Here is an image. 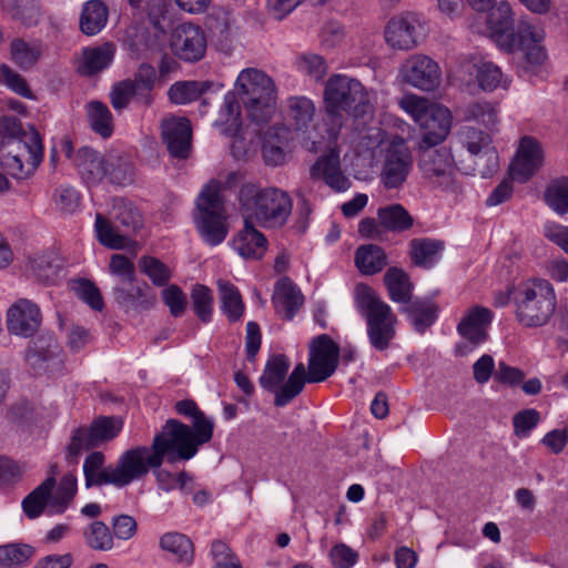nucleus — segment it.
<instances>
[{
	"label": "nucleus",
	"mask_w": 568,
	"mask_h": 568,
	"mask_svg": "<svg viewBox=\"0 0 568 568\" xmlns=\"http://www.w3.org/2000/svg\"><path fill=\"white\" fill-rule=\"evenodd\" d=\"M434 104L435 103L429 102L426 98L418 97L416 94H405L399 100V106L418 124L425 120L428 111L434 106Z\"/></svg>",
	"instance_id": "052dcab7"
},
{
	"label": "nucleus",
	"mask_w": 568,
	"mask_h": 568,
	"mask_svg": "<svg viewBox=\"0 0 568 568\" xmlns=\"http://www.w3.org/2000/svg\"><path fill=\"white\" fill-rule=\"evenodd\" d=\"M460 73L473 75L476 72L478 85L484 91H494L496 84L497 69L491 62L473 63L466 62L460 65Z\"/></svg>",
	"instance_id": "603ef678"
},
{
	"label": "nucleus",
	"mask_w": 568,
	"mask_h": 568,
	"mask_svg": "<svg viewBox=\"0 0 568 568\" xmlns=\"http://www.w3.org/2000/svg\"><path fill=\"white\" fill-rule=\"evenodd\" d=\"M544 201L556 213H568V176L551 180L546 186Z\"/></svg>",
	"instance_id": "49530a36"
},
{
	"label": "nucleus",
	"mask_w": 568,
	"mask_h": 568,
	"mask_svg": "<svg viewBox=\"0 0 568 568\" xmlns=\"http://www.w3.org/2000/svg\"><path fill=\"white\" fill-rule=\"evenodd\" d=\"M193 310L203 322L211 321L213 312V293L207 286H195L191 294Z\"/></svg>",
	"instance_id": "13d9d810"
},
{
	"label": "nucleus",
	"mask_w": 568,
	"mask_h": 568,
	"mask_svg": "<svg viewBox=\"0 0 568 568\" xmlns=\"http://www.w3.org/2000/svg\"><path fill=\"white\" fill-rule=\"evenodd\" d=\"M166 458L174 463L179 457L173 447L156 434L151 446L138 445L125 449L113 465L112 486L123 488L144 479L153 468H160Z\"/></svg>",
	"instance_id": "20e7f679"
},
{
	"label": "nucleus",
	"mask_w": 568,
	"mask_h": 568,
	"mask_svg": "<svg viewBox=\"0 0 568 568\" xmlns=\"http://www.w3.org/2000/svg\"><path fill=\"white\" fill-rule=\"evenodd\" d=\"M328 558L333 568H352L357 564L359 555L348 545L339 542L332 547Z\"/></svg>",
	"instance_id": "0e129e2a"
},
{
	"label": "nucleus",
	"mask_w": 568,
	"mask_h": 568,
	"mask_svg": "<svg viewBox=\"0 0 568 568\" xmlns=\"http://www.w3.org/2000/svg\"><path fill=\"white\" fill-rule=\"evenodd\" d=\"M386 264V253L378 245H361L355 252V265L364 275H374L379 273Z\"/></svg>",
	"instance_id": "4c0bfd02"
},
{
	"label": "nucleus",
	"mask_w": 568,
	"mask_h": 568,
	"mask_svg": "<svg viewBox=\"0 0 568 568\" xmlns=\"http://www.w3.org/2000/svg\"><path fill=\"white\" fill-rule=\"evenodd\" d=\"M162 139L171 156L187 159L192 152V128L185 118H170L162 122Z\"/></svg>",
	"instance_id": "4be33fe9"
},
{
	"label": "nucleus",
	"mask_w": 568,
	"mask_h": 568,
	"mask_svg": "<svg viewBox=\"0 0 568 568\" xmlns=\"http://www.w3.org/2000/svg\"><path fill=\"white\" fill-rule=\"evenodd\" d=\"M83 537L88 547L93 550L108 551L113 547L110 529L100 520L91 523L83 531Z\"/></svg>",
	"instance_id": "09e8293b"
},
{
	"label": "nucleus",
	"mask_w": 568,
	"mask_h": 568,
	"mask_svg": "<svg viewBox=\"0 0 568 568\" xmlns=\"http://www.w3.org/2000/svg\"><path fill=\"white\" fill-rule=\"evenodd\" d=\"M114 57V47L105 43L100 47L85 48L77 60V72L81 75H93L105 69Z\"/></svg>",
	"instance_id": "2f4dec72"
},
{
	"label": "nucleus",
	"mask_w": 568,
	"mask_h": 568,
	"mask_svg": "<svg viewBox=\"0 0 568 568\" xmlns=\"http://www.w3.org/2000/svg\"><path fill=\"white\" fill-rule=\"evenodd\" d=\"M402 312L408 315V318L415 331L423 334L436 321L438 306L429 300L415 298L409 306L402 308Z\"/></svg>",
	"instance_id": "e433bc0d"
},
{
	"label": "nucleus",
	"mask_w": 568,
	"mask_h": 568,
	"mask_svg": "<svg viewBox=\"0 0 568 568\" xmlns=\"http://www.w3.org/2000/svg\"><path fill=\"white\" fill-rule=\"evenodd\" d=\"M418 19L412 13L393 17L385 29L386 43L395 50H412L417 45Z\"/></svg>",
	"instance_id": "b1692460"
},
{
	"label": "nucleus",
	"mask_w": 568,
	"mask_h": 568,
	"mask_svg": "<svg viewBox=\"0 0 568 568\" xmlns=\"http://www.w3.org/2000/svg\"><path fill=\"white\" fill-rule=\"evenodd\" d=\"M290 366V361L285 355H274L266 362L260 377V385L264 389L275 393L274 404L278 407L287 405L303 390L305 385V365L303 363H298L294 367L284 383Z\"/></svg>",
	"instance_id": "9d476101"
},
{
	"label": "nucleus",
	"mask_w": 568,
	"mask_h": 568,
	"mask_svg": "<svg viewBox=\"0 0 568 568\" xmlns=\"http://www.w3.org/2000/svg\"><path fill=\"white\" fill-rule=\"evenodd\" d=\"M377 219L385 231L402 233L413 227L414 219L409 212L400 204H390L379 207Z\"/></svg>",
	"instance_id": "ea45409f"
},
{
	"label": "nucleus",
	"mask_w": 568,
	"mask_h": 568,
	"mask_svg": "<svg viewBox=\"0 0 568 568\" xmlns=\"http://www.w3.org/2000/svg\"><path fill=\"white\" fill-rule=\"evenodd\" d=\"M105 456L101 452L90 453L83 463L85 486L112 485L113 465L104 467Z\"/></svg>",
	"instance_id": "c9c22d12"
},
{
	"label": "nucleus",
	"mask_w": 568,
	"mask_h": 568,
	"mask_svg": "<svg viewBox=\"0 0 568 568\" xmlns=\"http://www.w3.org/2000/svg\"><path fill=\"white\" fill-rule=\"evenodd\" d=\"M42 160V141L33 129L23 132L20 140H8L1 144L0 166L17 181L33 176Z\"/></svg>",
	"instance_id": "6e6552de"
},
{
	"label": "nucleus",
	"mask_w": 568,
	"mask_h": 568,
	"mask_svg": "<svg viewBox=\"0 0 568 568\" xmlns=\"http://www.w3.org/2000/svg\"><path fill=\"white\" fill-rule=\"evenodd\" d=\"M120 417H99L89 427L78 428L68 446V456L75 459L83 450L98 447L115 438L122 430Z\"/></svg>",
	"instance_id": "dca6fc26"
},
{
	"label": "nucleus",
	"mask_w": 568,
	"mask_h": 568,
	"mask_svg": "<svg viewBox=\"0 0 568 568\" xmlns=\"http://www.w3.org/2000/svg\"><path fill=\"white\" fill-rule=\"evenodd\" d=\"M113 216L124 231H136L142 225V220L136 207L124 200H116L113 206Z\"/></svg>",
	"instance_id": "5fc2aeb1"
},
{
	"label": "nucleus",
	"mask_w": 568,
	"mask_h": 568,
	"mask_svg": "<svg viewBox=\"0 0 568 568\" xmlns=\"http://www.w3.org/2000/svg\"><path fill=\"white\" fill-rule=\"evenodd\" d=\"M24 362L36 373L50 372L62 363V349L52 335H41L32 341L24 354Z\"/></svg>",
	"instance_id": "412c9836"
},
{
	"label": "nucleus",
	"mask_w": 568,
	"mask_h": 568,
	"mask_svg": "<svg viewBox=\"0 0 568 568\" xmlns=\"http://www.w3.org/2000/svg\"><path fill=\"white\" fill-rule=\"evenodd\" d=\"M240 102L239 94L234 90L230 91L225 94L220 111L221 125L224 126V133L230 136H237L242 129L243 120Z\"/></svg>",
	"instance_id": "a19ab883"
},
{
	"label": "nucleus",
	"mask_w": 568,
	"mask_h": 568,
	"mask_svg": "<svg viewBox=\"0 0 568 568\" xmlns=\"http://www.w3.org/2000/svg\"><path fill=\"white\" fill-rule=\"evenodd\" d=\"M43 45L41 42H27L23 39H13L10 43V57L21 70L32 69L41 59Z\"/></svg>",
	"instance_id": "58836bf2"
},
{
	"label": "nucleus",
	"mask_w": 568,
	"mask_h": 568,
	"mask_svg": "<svg viewBox=\"0 0 568 568\" xmlns=\"http://www.w3.org/2000/svg\"><path fill=\"white\" fill-rule=\"evenodd\" d=\"M115 297L126 307H144L154 301L149 286H121L116 288Z\"/></svg>",
	"instance_id": "864d4df0"
},
{
	"label": "nucleus",
	"mask_w": 568,
	"mask_h": 568,
	"mask_svg": "<svg viewBox=\"0 0 568 568\" xmlns=\"http://www.w3.org/2000/svg\"><path fill=\"white\" fill-rule=\"evenodd\" d=\"M212 85L209 81H181L171 85L170 100L176 104H186L201 97Z\"/></svg>",
	"instance_id": "de8ad7c7"
},
{
	"label": "nucleus",
	"mask_w": 568,
	"mask_h": 568,
	"mask_svg": "<svg viewBox=\"0 0 568 568\" xmlns=\"http://www.w3.org/2000/svg\"><path fill=\"white\" fill-rule=\"evenodd\" d=\"M545 153L541 143L530 135L520 139L509 174L520 183L529 181L544 165Z\"/></svg>",
	"instance_id": "a211bd4d"
},
{
	"label": "nucleus",
	"mask_w": 568,
	"mask_h": 568,
	"mask_svg": "<svg viewBox=\"0 0 568 568\" xmlns=\"http://www.w3.org/2000/svg\"><path fill=\"white\" fill-rule=\"evenodd\" d=\"M325 114L335 121V129L344 124V113L363 118L373 113V104L368 91L354 78L334 74L324 88Z\"/></svg>",
	"instance_id": "39448f33"
},
{
	"label": "nucleus",
	"mask_w": 568,
	"mask_h": 568,
	"mask_svg": "<svg viewBox=\"0 0 568 568\" xmlns=\"http://www.w3.org/2000/svg\"><path fill=\"white\" fill-rule=\"evenodd\" d=\"M139 267L142 273L149 276L153 284H164L172 277L171 268L152 256H142L139 261Z\"/></svg>",
	"instance_id": "4d7b16f0"
},
{
	"label": "nucleus",
	"mask_w": 568,
	"mask_h": 568,
	"mask_svg": "<svg viewBox=\"0 0 568 568\" xmlns=\"http://www.w3.org/2000/svg\"><path fill=\"white\" fill-rule=\"evenodd\" d=\"M87 115L91 129L102 138H109L113 132V118L106 104L91 101L87 104Z\"/></svg>",
	"instance_id": "a18cd8bd"
},
{
	"label": "nucleus",
	"mask_w": 568,
	"mask_h": 568,
	"mask_svg": "<svg viewBox=\"0 0 568 568\" xmlns=\"http://www.w3.org/2000/svg\"><path fill=\"white\" fill-rule=\"evenodd\" d=\"M459 139L460 143L474 155L479 154L493 143L487 133L474 128H464L459 132Z\"/></svg>",
	"instance_id": "680f3d73"
},
{
	"label": "nucleus",
	"mask_w": 568,
	"mask_h": 568,
	"mask_svg": "<svg viewBox=\"0 0 568 568\" xmlns=\"http://www.w3.org/2000/svg\"><path fill=\"white\" fill-rule=\"evenodd\" d=\"M108 21V8L100 0L88 1L80 17V29L84 34L99 33Z\"/></svg>",
	"instance_id": "37998d69"
},
{
	"label": "nucleus",
	"mask_w": 568,
	"mask_h": 568,
	"mask_svg": "<svg viewBox=\"0 0 568 568\" xmlns=\"http://www.w3.org/2000/svg\"><path fill=\"white\" fill-rule=\"evenodd\" d=\"M243 227L232 240L233 250L244 260H261L267 250L265 235L256 229V223L243 221Z\"/></svg>",
	"instance_id": "393cba45"
},
{
	"label": "nucleus",
	"mask_w": 568,
	"mask_h": 568,
	"mask_svg": "<svg viewBox=\"0 0 568 568\" xmlns=\"http://www.w3.org/2000/svg\"><path fill=\"white\" fill-rule=\"evenodd\" d=\"M386 134L381 129H373L367 139L377 142V146L384 152L381 170V182L386 189H397L406 181L413 165V159L405 140L393 136L386 140Z\"/></svg>",
	"instance_id": "9b49d317"
},
{
	"label": "nucleus",
	"mask_w": 568,
	"mask_h": 568,
	"mask_svg": "<svg viewBox=\"0 0 568 568\" xmlns=\"http://www.w3.org/2000/svg\"><path fill=\"white\" fill-rule=\"evenodd\" d=\"M493 314L485 307H473L458 323L457 332L470 343H483L487 338V327Z\"/></svg>",
	"instance_id": "c85d7f7f"
},
{
	"label": "nucleus",
	"mask_w": 568,
	"mask_h": 568,
	"mask_svg": "<svg viewBox=\"0 0 568 568\" xmlns=\"http://www.w3.org/2000/svg\"><path fill=\"white\" fill-rule=\"evenodd\" d=\"M335 124V121L329 120L325 115L322 123L308 126L305 131L298 132L296 136L301 140L304 149L311 152H318L336 141L343 125H338L333 134Z\"/></svg>",
	"instance_id": "c756f323"
},
{
	"label": "nucleus",
	"mask_w": 568,
	"mask_h": 568,
	"mask_svg": "<svg viewBox=\"0 0 568 568\" xmlns=\"http://www.w3.org/2000/svg\"><path fill=\"white\" fill-rule=\"evenodd\" d=\"M14 17L27 27L37 26L41 18L40 7L34 0H20Z\"/></svg>",
	"instance_id": "774afa93"
},
{
	"label": "nucleus",
	"mask_w": 568,
	"mask_h": 568,
	"mask_svg": "<svg viewBox=\"0 0 568 568\" xmlns=\"http://www.w3.org/2000/svg\"><path fill=\"white\" fill-rule=\"evenodd\" d=\"M180 415L191 417L192 426L176 419H169L159 433L173 447L181 460H189L199 450V447L209 443L213 436V419L201 412L194 400L185 399L175 404Z\"/></svg>",
	"instance_id": "7ed1b4c3"
},
{
	"label": "nucleus",
	"mask_w": 568,
	"mask_h": 568,
	"mask_svg": "<svg viewBox=\"0 0 568 568\" xmlns=\"http://www.w3.org/2000/svg\"><path fill=\"white\" fill-rule=\"evenodd\" d=\"M58 466H50V476L22 501L26 515L33 519L39 517L45 506L53 514H62L72 503L77 490V477L73 474H65L60 484L55 487V475Z\"/></svg>",
	"instance_id": "1a4fd4ad"
},
{
	"label": "nucleus",
	"mask_w": 568,
	"mask_h": 568,
	"mask_svg": "<svg viewBox=\"0 0 568 568\" xmlns=\"http://www.w3.org/2000/svg\"><path fill=\"white\" fill-rule=\"evenodd\" d=\"M540 422V414L538 410L529 408L516 413L513 417V425L515 435L518 437H526Z\"/></svg>",
	"instance_id": "69168bd1"
},
{
	"label": "nucleus",
	"mask_w": 568,
	"mask_h": 568,
	"mask_svg": "<svg viewBox=\"0 0 568 568\" xmlns=\"http://www.w3.org/2000/svg\"><path fill=\"white\" fill-rule=\"evenodd\" d=\"M409 258L416 266L429 268L440 258L444 242L429 237H416L409 241Z\"/></svg>",
	"instance_id": "473e14b6"
},
{
	"label": "nucleus",
	"mask_w": 568,
	"mask_h": 568,
	"mask_svg": "<svg viewBox=\"0 0 568 568\" xmlns=\"http://www.w3.org/2000/svg\"><path fill=\"white\" fill-rule=\"evenodd\" d=\"M216 184L205 185L196 200L195 225L210 245L222 243L227 233V213L222 197L216 196Z\"/></svg>",
	"instance_id": "f8f14e48"
},
{
	"label": "nucleus",
	"mask_w": 568,
	"mask_h": 568,
	"mask_svg": "<svg viewBox=\"0 0 568 568\" xmlns=\"http://www.w3.org/2000/svg\"><path fill=\"white\" fill-rule=\"evenodd\" d=\"M95 232L99 242L109 248L121 250L128 245V236L120 234L100 213L95 217Z\"/></svg>",
	"instance_id": "8fccbe9b"
},
{
	"label": "nucleus",
	"mask_w": 568,
	"mask_h": 568,
	"mask_svg": "<svg viewBox=\"0 0 568 568\" xmlns=\"http://www.w3.org/2000/svg\"><path fill=\"white\" fill-rule=\"evenodd\" d=\"M234 91L252 122L266 123L275 113L277 90L273 79L264 71L256 68L242 70L236 78Z\"/></svg>",
	"instance_id": "423d86ee"
},
{
	"label": "nucleus",
	"mask_w": 568,
	"mask_h": 568,
	"mask_svg": "<svg viewBox=\"0 0 568 568\" xmlns=\"http://www.w3.org/2000/svg\"><path fill=\"white\" fill-rule=\"evenodd\" d=\"M40 324V310L28 300H19L7 312V327L14 335L30 337L38 331Z\"/></svg>",
	"instance_id": "5701e85b"
},
{
	"label": "nucleus",
	"mask_w": 568,
	"mask_h": 568,
	"mask_svg": "<svg viewBox=\"0 0 568 568\" xmlns=\"http://www.w3.org/2000/svg\"><path fill=\"white\" fill-rule=\"evenodd\" d=\"M160 548L170 554L173 561L190 566L194 559L192 540L184 534L170 531L161 536Z\"/></svg>",
	"instance_id": "f704fd0d"
},
{
	"label": "nucleus",
	"mask_w": 568,
	"mask_h": 568,
	"mask_svg": "<svg viewBox=\"0 0 568 568\" xmlns=\"http://www.w3.org/2000/svg\"><path fill=\"white\" fill-rule=\"evenodd\" d=\"M105 180L112 184L126 185L133 182L134 166L130 156L119 150L106 153Z\"/></svg>",
	"instance_id": "72a5a7b5"
},
{
	"label": "nucleus",
	"mask_w": 568,
	"mask_h": 568,
	"mask_svg": "<svg viewBox=\"0 0 568 568\" xmlns=\"http://www.w3.org/2000/svg\"><path fill=\"white\" fill-rule=\"evenodd\" d=\"M239 212L243 221H252L265 229L282 227L292 212L290 195L277 187L243 184L237 194Z\"/></svg>",
	"instance_id": "f03ea898"
},
{
	"label": "nucleus",
	"mask_w": 568,
	"mask_h": 568,
	"mask_svg": "<svg viewBox=\"0 0 568 568\" xmlns=\"http://www.w3.org/2000/svg\"><path fill=\"white\" fill-rule=\"evenodd\" d=\"M516 317L525 327H541L552 317L557 297L552 286H518Z\"/></svg>",
	"instance_id": "ddd939ff"
},
{
	"label": "nucleus",
	"mask_w": 568,
	"mask_h": 568,
	"mask_svg": "<svg viewBox=\"0 0 568 568\" xmlns=\"http://www.w3.org/2000/svg\"><path fill=\"white\" fill-rule=\"evenodd\" d=\"M33 555L31 546L26 544H7L0 546V568H18Z\"/></svg>",
	"instance_id": "3c124183"
},
{
	"label": "nucleus",
	"mask_w": 568,
	"mask_h": 568,
	"mask_svg": "<svg viewBox=\"0 0 568 568\" xmlns=\"http://www.w3.org/2000/svg\"><path fill=\"white\" fill-rule=\"evenodd\" d=\"M207 41L201 27L193 23L176 26L170 36V49L182 61H200L206 51Z\"/></svg>",
	"instance_id": "f3484780"
},
{
	"label": "nucleus",
	"mask_w": 568,
	"mask_h": 568,
	"mask_svg": "<svg viewBox=\"0 0 568 568\" xmlns=\"http://www.w3.org/2000/svg\"><path fill=\"white\" fill-rule=\"evenodd\" d=\"M211 555L214 561L213 568H242L230 547L221 540L212 542Z\"/></svg>",
	"instance_id": "338daca9"
},
{
	"label": "nucleus",
	"mask_w": 568,
	"mask_h": 568,
	"mask_svg": "<svg viewBox=\"0 0 568 568\" xmlns=\"http://www.w3.org/2000/svg\"><path fill=\"white\" fill-rule=\"evenodd\" d=\"M400 73L407 83L423 91H433L442 82L439 65L423 54L409 57L402 65Z\"/></svg>",
	"instance_id": "6ab92c4d"
},
{
	"label": "nucleus",
	"mask_w": 568,
	"mask_h": 568,
	"mask_svg": "<svg viewBox=\"0 0 568 568\" xmlns=\"http://www.w3.org/2000/svg\"><path fill=\"white\" fill-rule=\"evenodd\" d=\"M295 63H296L297 70L301 73H303L314 80L323 79V77L327 72L326 62L318 54L304 53L296 59Z\"/></svg>",
	"instance_id": "bf43d9fd"
},
{
	"label": "nucleus",
	"mask_w": 568,
	"mask_h": 568,
	"mask_svg": "<svg viewBox=\"0 0 568 568\" xmlns=\"http://www.w3.org/2000/svg\"><path fill=\"white\" fill-rule=\"evenodd\" d=\"M419 125L423 129L422 145L439 144L449 134L452 128L450 111L436 103Z\"/></svg>",
	"instance_id": "bb28decb"
},
{
	"label": "nucleus",
	"mask_w": 568,
	"mask_h": 568,
	"mask_svg": "<svg viewBox=\"0 0 568 568\" xmlns=\"http://www.w3.org/2000/svg\"><path fill=\"white\" fill-rule=\"evenodd\" d=\"M513 9L507 2H499V49L514 53H524V68L537 73L542 70L548 60V54L542 42L546 32L541 27L527 21L514 24Z\"/></svg>",
	"instance_id": "f257e3e1"
},
{
	"label": "nucleus",
	"mask_w": 568,
	"mask_h": 568,
	"mask_svg": "<svg viewBox=\"0 0 568 568\" xmlns=\"http://www.w3.org/2000/svg\"><path fill=\"white\" fill-rule=\"evenodd\" d=\"M222 311L229 321H239L244 313L242 296L235 286H221Z\"/></svg>",
	"instance_id": "6e6d98bb"
},
{
	"label": "nucleus",
	"mask_w": 568,
	"mask_h": 568,
	"mask_svg": "<svg viewBox=\"0 0 568 568\" xmlns=\"http://www.w3.org/2000/svg\"><path fill=\"white\" fill-rule=\"evenodd\" d=\"M311 176L324 180L336 192H344L351 186L349 179L341 170L339 155L335 151H331L315 162L311 170Z\"/></svg>",
	"instance_id": "a878e982"
},
{
	"label": "nucleus",
	"mask_w": 568,
	"mask_h": 568,
	"mask_svg": "<svg viewBox=\"0 0 568 568\" xmlns=\"http://www.w3.org/2000/svg\"><path fill=\"white\" fill-rule=\"evenodd\" d=\"M153 475L156 478L159 487L164 491H171L175 488L184 489L186 485L192 480V477L185 471H181L174 475L165 469L153 468Z\"/></svg>",
	"instance_id": "e2e57ef3"
},
{
	"label": "nucleus",
	"mask_w": 568,
	"mask_h": 568,
	"mask_svg": "<svg viewBox=\"0 0 568 568\" xmlns=\"http://www.w3.org/2000/svg\"><path fill=\"white\" fill-rule=\"evenodd\" d=\"M74 162L81 179L88 185H99L105 181L106 153L83 146L78 150Z\"/></svg>",
	"instance_id": "cd10ccee"
},
{
	"label": "nucleus",
	"mask_w": 568,
	"mask_h": 568,
	"mask_svg": "<svg viewBox=\"0 0 568 568\" xmlns=\"http://www.w3.org/2000/svg\"><path fill=\"white\" fill-rule=\"evenodd\" d=\"M436 144L419 143L418 166L425 179L435 184L448 182L454 172V160L446 148L434 149Z\"/></svg>",
	"instance_id": "aec40b11"
},
{
	"label": "nucleus",
	"mask_w": 568,
	"mask_h": 568,
	"mask_svg": "<svg viewBox=\"0 0 568 568\" xmlns=\"http://www.w3.org/2000/svg\"><path fill=\"white\" fill-rule=\"evenodd\" d=\"M156 79L155 69L150 64H141L133 79L116 83L110 93L111 104L116 111L125 109L134 99L138 103L149 106L152 103V90Z\"/></svg>",
	"instance_id": "4468645a"
},
{
	"label": "nucleus",
	"mask_w": 568,
	"mask_h": 568,
	"mask_svg": "<svg viewBox=\"0 0 568 568\" xmlns=\"http://www.w3.org/2000/svg\"><path fill=\"white\" fill-rule=\"evenodd\" d=\"M63 265L61 258L53 252L37 254L29 262L28 271L36 280L49 282L58 278Z\"/></svg>",
	"instance_id": "79ce46f5"
},
{
	"label": "nucleus",
	"mask_w": 568,
	"mask_h": 568,
	"mask_svg": "<svg viewBox=\"0 0 568 568\" xmlns=\"http://www.w3.org/2000/svg\"><path fill=\"white\" fill-rule=\"evenodd\" d=\"M305 383H321L331 377L339 363V346L326 334L312 338L308 345Z\"/></svg>",
	"instance_id": "2eb2a0df"
},
{
	"label": "nucleus",
	"mask_w": 568,
	"mask_h": 568,
	"mask_svg": "<svg viewBox=\"0 0 568 568\" xmlns=\"http://www.w3.org/2000/svg\"><path fill=\"white\" fill-rule=\"evenodd\" d=\"M303 295L297 286H275L273 304L278 314L292 318L296 310L303 304Z\"/></svg>",
	"instance_id": "c03bdc74"
},
{
	"label": "nucleus",
	"mask_w": 568,
	"mask_h": 568,
	"mask_svg": "<svg viewBox=\"0 0 568 568\" xmlns=\"http://www.w3.org/2000/svg\"><path fill=\"white\" fill-rule=\"evenodd\" d=\"M316 108L314 102L301 95L291 97L285 102L284 119L287 125L297 134L305 131L314 120Z\"/></svg>",
	"instance_id": "7c9ffc66"
},
{
	"label": "nucleus",
	"mask_w": 568,
	"mask_h": 568,
	"mask_svg": "<svg viewBox=\"0 0 568 568\" xmlns=\"http://www.w3.org/2000/svg\"><path fill=\"white\" fill-rule=\"evenodd\" d=\"M355 306L366 321L371 345L377 351L389 347L396 335L397 316L371 286H356Z\"/></svg>",
	"instance_id": "0eeeda50"
}]
</instances>
